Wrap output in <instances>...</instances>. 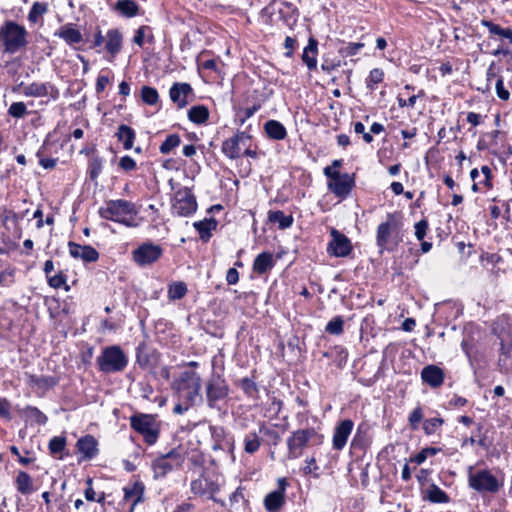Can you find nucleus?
I'll return each mask as SVG.
<instances>
[{
  "label": "nucleus",
  "instance_id": "1",
  "mask_svg": "<svg viewBox=\"0 0 512 512\" xmlns=\"http://www.w3.org/2000/svg\"><path fill=\"white\" fill-rule=\"evenodd\" d=\"M98 213L102 219L122 224L128 228H137L142 221V218L137 217L136 205L125 199L107 201L105 206L99 208Z\"/></svg>",
  "mask_w": 512,
  "mask_h": 512
},
{
  "label": "nucleus",
  "instance_id": "2",
  "mask_svg": "<svg viewBox=\"0 0 512 512\" xmlns=\"http://www.w3.org/2000/svg\"><path fill=\"white\" fill-rule=\"evenodd\" d=\"M29 32L14 20H6L0 26V51L13 55L26 50Z\"/></svg>",
  "mask_w": 512,
  "mask_h": 512
},
{
  "label": "nucleus",
  "instance_id": "3",
  "mask_svg": "<svg viewBox=\"0 0 512 512\" xmlns=\"http://www.w3.org/2000/svg\"><path fill=\"white\" fill-rule=\"evenodd\" d=\"M172 389L177 395L178 400L187 402L188 405H197L204 400L200 393L201 377L194 371H183L172 382Z\"/></svg>",
  "mask_w": 512,
  "mask_h": 512
},
{
  "label": "nucleus",
  "instance_id": "4",
  "mask_svg": "<svg viewBox=\"0 0 512 512\" xmlns=\"http://www.w3.org/2000/svg\"><path fill=\"white\" fill-rule=\"evenodd\" d=\"M468 485L474 491L485 494H495L500 491L504 485L503 478H498L492 474L489 469L474 470L472 466L468 468Z\"/></svg>",
  "mask_w": 512,
  "mask_h": 512
},
{
  "label": "nucleus",
  "instance_id": "5",
  "mask_svg": "<svg viewBox=\"0 0 512 512\" xmlns=\"http://www.w3.org/2000/svg\"><path fill=\"white\" fill-rule=\"evenodd\" d=\"M96 365L102 373H118L127 367L128 358L120 346L111 345L102 349L96 358Z\"/></svg>",
  "mask_w": 512,
  "mask_h": 512
},
{
  "label": "nucleus",
  "instance_id": "6",
  "mask_svg": "<svg viewBox=\"0 0 512 512\" xmlns=\"http://www.w3.org/2000/svg\"><path fill=\"white\" fill-rule=\"evenodd\" d=\"M324 436L318 433L314 428L298 429L292 432L287 439L289 459H297L303 454V450L309 443L314 445L322 444Z\"/></svg>",
  "mask_w": 512,
  "mask_h": 512
},
{
  "label": "nucleus",
  "instance_id": "7",
  "mask_svg": "<svg viewBox=\"0 0 512 512\" xmlns=\"http://www.w3.org/2000/svg\"><path fill=\"white\" fill-rule=\"evenodd\" d=\"M230 393V387L220 374H213L205 384V401L210 409L220 410Z\"/></svg>",
  "mask_w": 512,
  "mask_h": 512
},
{
  "label": "nucleus",
  "instance_id": "8",
  "mask_svg": "<svg viewBox=\"0 0 512 512\" xmlns=\"http://www.w3.org/2000/svg\"><path fill=\"white\" fill-rule=\"evenodd\" d=\"M323 172L328 178V190L336 197L344 199L351 193L355 186L354 174L340 173L338 170H332V167H325Z\"/></svg>",
  "mask_w": 512,
  "mask_h": 512
},
{
  "label": "nucleus",
  "instance_id": "9",
  "mask_svg": "<svg viewBox=\"0 0 512 512\" xmlns=\"http://www.w3.org/2000/svg\"><path fill=\"white\" fill-rule=\"evenodd\" d=\"M185 461V453L179 446L161 454L152 462V470L155 478L165 477L174 469L180 468Z\"/></svg>",
  "mask_w": 512,
  "mask_h": 512
},
{
  "label": "nucleus",
  "instance_id": "10",
  "mask_svg": "<svg viewBox=\"0 0 512 512\" xmlns=\"http://www.w3.org/2000/svg\"><path fill=\"white\" fill-rule=\"evenodd\" d=\"M221 489V484L218 481V477L214 478L210 475L202 472L200 476L193 480L190 484L191 492L198 497L203 499L212 500L215 503L225 506V502L218 499L216 495Z\"/></svg>",
  "mask_w": 512,
  "mask_h": 512
},
{
  "label": "nucleus",
  "instance_id": "11",
  "mask_svg": "<svg viewBox=\"0 0 512 512\" xmlns=\"http://www.w3.org/2000/svg\"><path fill=\"white\" fill-rule=\"evenodd\" d=\"M130 426L138 434L142 435L148 445H153L159 437V425L151 414H135L130 417Z\"/></svg>",
  "mask_w": 512,
  "mask_h": 512
},
{
  "label": "nucleus",
  "instance_id": "12",
  "mask_svg": "<svg viewBox=\"0 0 512 512\" xmlns=\"http://www.w3.org/2000/svg\"><path fill=\"white\" fill-rule=\"evenodd\" d=\"M162 254L160 245L147 241L132 251V259L138 266L145 267L158 261Z\"/></svg>",
  "mask_w": 512,
  "mask_h": 512
},
{
  "label": "nucleus",
  "instance_id": "13",
  "mask_svg": "<svg viewBox=\"0 0 512 512\" xmlns=\"http://www.w3.org/2000/svg\"><path fill=\"white\" fill-rule=\"evenodd\" d=\"M400 223L397 220L396 214L388 213L386 221L378 225L376 231V245L380 253L384 250L392 251L393 248L389 247L392 234L399 229Z\"/></svg>",
  "mask_w": 512,
  "mask_h": 512
},
{
  "label": "nucleus",
  "instance_id": "14",
  "mask_svg": "<svg viewBox=\"0 0 512 512\" xmlns=\"http://www.w3.org/2000/svg\"><path fill=\"white\" fill-rule=\"evenodd\" d=\"M196 210V197L189 188L185 187L184 189L176 192L172 204V211L174 214L181 217H189L193 215Z\"/></svg>",
  "mask_w": 512,
  "mask_h": 512
},
{
  "label": "nucleus",
  "instance_id": "15",
  "mask_svg": "<svg viewBox=\"0 0 512 512\" xmlns=\"http://www.w3.org/2000/svg\"><path fill=\"white\" fill-rule=\"evenodd\" d=\"M331 241L327 246V253L334 257H347L352 252L350 239L335 228L330 229Z\"/></svg>",
  "mask_w": 512,
  "mask_h": 512
},
{
  "label": "nucleus",
  "instance_id": "16",
  "mask_svg": "<svg viewBox=\"0 0 512 512\" xmlns=\"http://www.w3.org/2000/svg\"><path fill=\"white\" fill-rule=\"evenodd\" d=\"M277 485V489L269 492L264 498L263 504L268 512H280L286 503L285 492L288 486L286 478H279Z\"/></svg>",
  "mask_w": 512,
  "mask_h": 512
},
{
  "label": "nucleus",
  "instance_id": "17",
  "mask_svg": "<svg viewBox=\"0 0 512 512\" xmlns=\"http://www.w3.org/2000/svg\"><path fill=\"white\" fill-rule=\"evenodd\" d=\"M19 88L22 90V93L27 97L50 96L53 99H57L59 96L58 89L50 82H45V83L32 82L29 84H25L24 82H21L19 84Z\"/></svg>",
  "mask_w": 512,
  "mask_h": 512
},
{
  "label": "nucleus",
  "instance_id": "18",
  "mask_svg": "<svg viewBox=\"0 0 512 512\" xmlns=\"http://www.w3.org/2000/svg\"><path fill=\"white\" fill-rule=\"evenodd\" d=\"M354 422L351 419L341 420L334 428L332 446L334 450L341 451L347 444L352 433Z\"/></svg>",
  "mask_w": 512,
  "mask_h": 512
},
{
  "label": "nucleus",
  "instance_id": "19",
  "mask_svg": "<svg viewBox=\"0 0 512 512\" xmlns=\"http://www.w3.org/2000/svg\"><path fill=\"white\" fill-rule=\"evenodd\" d=\"M245 139H250V136L243 131L237 132L234 136L226 139L222 143L221 150L223 154L229 159H238L241 156L240 144Z\"/></svg>",
  "mask_w": 512,
  "mask_h": 512
},
{
  "label": "nucleus",
  "instance_id": "20",
  "mask_svg": "<svg viewBox=\"0 0 512 512\" xmlns=\"http://www.w3.org/2000/svg\"><path fill=\"white\" fill-rule=\"evenodd\" d=\"M69 254L75 259H81L85 263L96 262L99 259L98 251L90 245H80L68 242Z\"/></svg>",
  "mask_w": 512,
  "mask_h": 512
},
{
  "label": "nucleus",
  "instance_id": "21",
  "mask_svg": "<svg viewBox=\"0 0 512 512\" xmlns=\"http://www.w3.org/2000/svg\"><path fill=\"white\" fill-rule=\"evenodd\" d=\"M54 36L62 39L67 45L72 47L83 42L82 33L73 23H66L62 25L55 31Z\"/></svg>",
  "mask_w": 512,
  "mask_h": 512
},
{
  "label": "nucleus",
  "instance_id": "22",
  "mask_svg": "<svg viewBox=\"0 0 512 512\" xmlns=\"http://www.w3.org/2000/svg\"><path fill=\"white\" fill-rule=\"evenodd\" d=\"M193 89L189 83H174L170 90L169 96L173 103L177 104L179 109H182L187 106V96L192 94Z\"/></svg>",
  "mask_w": 512,
  "mask_h": 512
},
{
  "label": "nucleus",
  "instance_id": "23",
  "mask_svg": "<svg viewBox=\"0 0 512 512\" xmlns=\"http://www.w3.org/2000/svg\"><path fill=\"white\" fill-rule=\"evenodd\" d=\"M445 374L442 368L436 365H427L421 371V379L431 388H438L444 382Z\"/></svg>",
  "mask_w": 512,
  "mask_h": 512
},
{
  "label": "nucleus",
  "instance_id": "24",
  "mask_svg": "<svg viewBox=\"0 0 512 512\" xmlns=\"http://www.w3.org/2000/svg\"><path fill=\"white\" fill-rule=\"evenodd\" d=\"M78 451L82 454L83 460H91L99 453L98 442L92 435H85L76 442Z\"/></svg>",
  "mask_w": 512,
  "mask_h": 512
},
{
  "label": "nucleus",
  "instance_id": "25",
  "mask_svg": "<svg viewBox=\"0 0 512 512\" xmlns=\"http://www.w3.org/2000/svg\"><path fill=\"white\" fill-rule=\"evenodd\" d=\"M105 40V50L114 58L122 49L123 36L118 29L113 28L107 31Z\"/></svg>",
  "mask_w": 512,
  "mask_h": 512
},
{
  "label": "nucleus",
  "instance_id": "26",
  "mask_svg": "<svg viewBox=\"0 0 512 512\" xmlns=\"http://www.w3.org/2000/svg\"><path fill=\"white\" fill-rule=\"evenodd\" d=\"M123 491L125 500L134 498L131 507L132 511L138 503H141L143 501L145 485L140 480H137L132 485L125 486L123 488Z\"/></svg>",
  "mask_w": 512,
  "mask_h": 512
},
{
  "label": "nucleus",
  "instance_id": "27",
  "mask_svg": "<svg viewBox=\"0 0 512 512\" xmlns=\"http://www.w3.org/2000/svg\"><path fill=\"white\" fill-rule=\"evenodd\" d=\"M27 384L30 386H34L40 390L47 391L58 384V378L48 375L38 376L34 374H28Z\"/></svg>",
  "mask_w": 512,
  "mask_h": 512
},
{
  "label": "nucleus",
  "instance_id": "28",
  "mask_svg": "<svg viewBox=\"0 0 512 512\" xmlns=\"http://www.w3.org/2000/svg\"><path fill=\"white\" fill-rule=\"evenodd\" d=\"M318 52V41L310 37L307 46L304 48L302 60L307 65L309 70H314L317 67L316 55Z\"/></svg>",
  "mask_w": 512,
  "mask_h": 512
},
{
  "label": "nucleus",
  "instance_id": "29",
  "mask_svg": "<svg viewBox=\"0 0 512 512\" xmlns=\"http://www.w3.org/2000/svg\"><path fill=\"white\" fill-rule=\"evenodd\" d=\"M274 266L273 255L270 252L260 253L253 262V271L259 275L265 274Z\"/></svg>",
  "mask_w": 512,
  "mask_h": 512
},
{
  "label": "nucleus",
  "instance_id": "30",
  "mask_svg": "<svg viewBox=\"0 0 512 512\" xmlns=\"http://www.w3.org/2000/svg\"><path fill=\"white\" fill-rule=\"evenodd\" d=\"M264 130L268 138L273 140H283L287 136L286 128L277 120H268L264 124Z\"/></svg>",
  "mask_w": 512,
  "mask_h": 512
},
{
  "label": "nucleus",
  "instance_id": "31",
  "mask_svg": "<svg viewBox=\"0 0 512 512\" xmlns=\"http://www.w3.org/2000/svg\"><path fill=\"white\" fill-rule=\"evenodd\" d=\"M117 139L123 143V148L125 150H130L133 147L134 140L136 138V133L134 129L126 124H121L117 132L115 133Z\"/></svg>",
  "mask_w": 512,
  "mask_h": 512
},
{
  "label": "nucleus",
  "instance_id": "32",
  "mask_svg": "<svg viewBox=\"0 0 512 512\" xmlns=\"http://www.w3.org/2000/svg\"><path fill=\"white\" fill-rule=\"evenodd\" d=\"M114 9L126 18H132L139 14L140 7L134 0H118Z\"/></svg>",
  "mask_w": 512,
  "mask_h": 512
},
{
  "label": "nucleus",
  "instance_id": "33",
  "mask_svg": "<svg viewBox=\"0 0 512 512\" xmlns=\"http://www.w3.org/2000/svg\"><path fill=\"white\" fill-rule=\"evenodd\" d=\"M217 224L216 219L209 218L194 222L193 226L198 231L200 239L206 242L210 239L211 231L216 229Z\"/></svg>",
  "mask_w": 512,
  "mask_h": 512
},
{
  "label": "nucleus",
  "instance_id": "34",
  "mask_svg": "<svg viewBox=\"0 0 512 512\" xmlns=\"http://www.w3.org/2000/svg\"><path fill=\"white\" fill-rule=\"evenodd\" d=\"M17 491L22 495H29L34 491L31 476L25 471H19L15 478Z\"/></svg>",
  "mask_w": 512,
  "mask_h": 512
},
{
  "label": "nucleus",
  "instance_id": "35",
  "mask_svg": "<svg viewBox=\"0 0 512 512\" xmlns=\"http://www.w3.org/2000/svg\"><path fill=\"white\" fill-rule=\"evenodd\" d=\"M370 445V438L367 434V427L360 425L351 441V448L366 451Z\"/></svg>",
  "mask_w": 512,
  "mask_h": 512
},
{
  "label": "nucleus",
  "instance_id": "36",
  "mask_svg": "<svg viewBox=\"0 0 512 512\" xmlns=\"http://www.w3.org/2000/svg\"><path fill=\"white\" fill-rule=\"evenodd\" d=\"M209 118V110L204 105L192 106L188 110V119L195 124H204Z\"/></svg>",
  "mask_w": 512,
  "mask_h": 512
},
{
  "label": "nucleus",
  "instance_id": "37",
  "mask_svg": "<svg viewBox=\"0 0 512 512\" xmlns=\"http://www.w3.org/2000/svg\"><path fill=\"white\" fill-rule=\"evenodd\" d=\"M268 220L271 223H278L280 229H287L293 224V217L285 215L281 210L269 211Z\"/></svg>",
  "mask_w": 512,
  "mask_h": 512
},
{
  "label": "nucleus",
  "instance_id": "38",
  "mask_svg": "<svg viewBox=\"0 0 512 512\" xmlns=\"http://www.w3.org/2000/svg\"><path fill=\"white\" fill-rule=\"evenodd\" d=\"M238 386L242 389L244 394L251 399H258L259 388L254 379L244 377L238 381Z\"/></svg>",
  "mask_w": 512,
  "mask_h": 512
},
{
  "label": "nucleus",
  "instance_id": "39",
  "mask_svg": "<svg viewBox=\"0 0 512 512\" xmlns=\"http://www.w3.org/2000/svg\"><path fill=\"white\" fill-rule=\"evenodd\" d=\"M425 499L432 503H447L449 502V496L444 492L442 489H440L437 485L432 484L427 490H426V496Z\"/></svg>",
  "mask_w": 512,
  "mask_h": 512
},
{
  "label": "nucleus",
  "instance_id": "40",
  "mask_svg": "<svg viewBox=\"0 0 512 512\" xmlns=\"http://www.w3.org/2000/svg\"><path fill=\"white\" fill-rule=\"evenodd\" d=\"M261 440L259 434L255 431L247 433L244 437V451L248 454H254L260 448Z\"/></svg>",
  "mask_w": 512,
  "mask_h": 512
},
{
  "label": "nucleus",
  "instance_id": "41",
  "mask_svg": "<svg viewBox=\"0 0 512 512\" xmlns=\"http://www.w3.org/2000/svg\"><path fill=\"white\" fill-rule=\"evenodd\" d=\"M23 414L27 419L34 421L39 425H45L48 421V417L35 406H26L23 409Z\"/></svg>",
  "mask_w": 512,
  "mask_h": 512
},
{
  "label": "nucleus",
  "instance_id": "42",
  "mask_svg": "<svg viewBox=\"0 0 512 512\" xmlns=\"http://www.w3.org/2000/svg\"><path fill=\"white\" fill-rule=\"evenodd\" d=\"M181 143V138L178 134H170L166 137L164 142L160 145L159 151L161 154H169L173 149L178 147Z\"/></svg>",
  "mask_w": 512,
  "mask_h": 512
},
{
  "label": "nucleus",
  "instance_id": "43",
  "mask_svg": "<svg viewBox=\"0 0 512 512\" xmlns=\"http://www.w3.org/2000/svg\"><path fill=\"white\" fill-rule=\"evenodd\" d=\"M141 99L147 105H156L159 102L158 91L153 87L143 86L141 88Z\"/></svg>",
  "mask_w": 512,
  "mask_h": 512
},
{
  "label": "nucleus",
  "instance_id": "44",
  "mask_svg": "<svg viewBox=\"0 0 512 512\" xmlns=\"http://www.w3.org/2000/svg\"><path fill=\"white\" fill-rule=\"evenodd\" d=\"M187 294V285L184 282H175L169 285L168 298L170 300L182 299Z\"/></svg>",
  "mask_w": 512,
  "mask_h": 512
},
{
  "label": "nucleus",
  "instance_id": "45",
  "mask_svg": "<svg viewBox=\"0 0 512 512\" xmlns=\"http://www.w3.org/2000/svg\"><path fill=\"white\" fill-rule=\"evenodd\" d=\"M103 168V159L99 156H93L89 160L88 174L92 181H96Z\"/></svg>",
  "mask_w": 512,
  "mask_h": 512
},
{
  "label": "nucleus",
  "instance_id": "46",
  "mask_svg": "<svg viewBox=\"0 0 512 512\" xmlns=\"http://www.w3.org/2000/svg\"><path fill=\"white\" fill-rule=\"evenodd\" d=\"M66 437L65 436H55L50 439L48 443V449L51 455L56 456L62 453L66 447Z\"/></svg>",
  "mask_w": 512,
  "mask_h": 512
},
{
  "label": "nucleus",
  "instance_id": "47",
  "mask_svg": "<svg viewBox=\"0 0 512 512\" xmlns=\"http://www.w3.org/2000/svg\"><path fill=\"white\" fill-rule=\"evenodd\" d=\"M47 12V4L42 2H34L29 13L28 20L31 23H37L39 18Z\"/></svg>",
  "mask_w": 512,
  "mask_h": 512
},
{
  "label": "nucleus",
  "instance_id": "48",
  "mask_svg": "<svg viewBox=\"0 0 512 512\" xmlns=\"http://www.w3.org/2000/svg\"><path fill=\"white\" fill-rule=\"evenodd\" d=\"M344 321L341 316H336L331 319L325 328V331L331 335H340L343 333Z\"/></svg>",
  "mask_w": 512,
  "mask_h": 512
},
{
  "label": "nucleus",
  "instance_id": "49",
  "mask_svg": "<svg viewBox=\"0 0 512 512\" xmlns=\"http://www.w3.org/2000/svg\"><path fill=\"white\" fill-rule=\"evenodd\" d=\"M444 424V419L440 417L429 418L424 421L423 430L427 435H433Z\"/></svg>",
  "mask_w": 512,
  "mask_h": 512
},
{
  "label": "nucleus",
  "instance_id": "50",
  "mask_svg": "<svg viewBox=\"0 0 512 512\" xmlns=\"http://www.w3.org/2000/svg\"><path fill=\"white\" fill-rule=\"evenodd\" d=\"M384 79V71L380 68H374L370 71L368 78L366 79L367 88L370 90L374 89L376 84H379Z\"/></svg>",
  "mask_w": 512,
  "mask_h": 512
},
{
  "label": "nucleus",
  "instance_id": "51",
  "mask_svg": "<svg viewBox=\"0 0 512 512\" xmlns=\"http://www.w3.org/2000/svg\"><path fill=\"white\" fill-rule=\"evenodd\" d=\"M67 277L63 273V271L58 272L54 276H48L47 281L49 286L52 288L58 289L62 286H64L65 290L68 291L70 287L66 284Z\"/></svg>",
  "mask_w": 512,
  "mask_h": 512
},
{
  "label": "nucleus",
  "instance_id": "52",
  "mask_svg": "<svg viewBox=\"0 0 512 512\" xmlns=\"http://www.w3.org/2000/svg\"><path fill=\"white\" fill-rule=\"evenodd\" d=\"M441 451V448L437 447H426L422 449L418 454L411 458L412 462L422 464L429 456H434Z\"/></svg>",
  "mask_w": 512,
  "mask_h": 512
},
{
  "label": "nucleus",
  "instance_id": "53",
  "mask_svg": "<svg viewBox=\"0 0 512 512\" xmlns=\"http://www.w3.org/2000/svg\"><path fill=\"white\" fill-rule=\"evenodd\" d=\"M147 345L141 342L136 348V361L140 367L145 368L149 365V355L146 352Z\"/></svg>",
  "mask_w": 512,
  "mask_h": 512
},
{
  "label": "nucleus",
  "instance_id": "54",
  "mask_svg": "<svg viewBox=\"0 0 512 512\" xmlns=\"http://www.w3.org/2000/svg\"><path fill=\"white\" fill-rule=\"evenodd\" d=\"M28 113L24 102H13L8 108V115L14 118H23Z\"/></svg>",
  "mask_w": 512,
  "mask_h": 512
},
{
  "label": "nucleus",
  "instance_id": "55",
  "mask_svg": "<svg viewBox=\"0 0 512 512\" xmlns=\"http://www.w3.org/2000/svg\"><path fill=\"white\" fill-rule=\"evenodd\" d=\"M363 47H364L363 43H360V42L352 43L351 42L345 46H342L339 49V53L343 57H349V56L356 55L360 51V49H362Z\"/></svg>",
  "mask_w": 512,
  "mask_h": 512
},
{
  "label": "nucleus",
  "instance_id": "56",
  "mask_svg": "<svg viewBox=\"0 0 512 512\" xmlns=\"http://www.w3.org/2000/svg\"><path fill=\"white\" fill-rule=\"evenodd\" d=\"M259 108V105H254L252 107L239 109L236 113V120H238L240 124L243 125L244 122L252 117Z\"/></svg>",
  "mask_w": 512,
  "mask_h": 512
},
{
  "label": "nucleus",
  "instance_id": "57",
  "mask_svg": "<svg viewBox=\"0 0 512 512\" xmlns=\"http://www.w3.org/2000/svg\"><path fill=\"white\" fill-rule=\"evenodd\" d=\"M482 25L488 29L490 35H497L505 38L507 28H502L500 25L495 24L490 20H482Z\"/></svg>",
  "mask_w": 512,
  "mask_h": 512
},
{
  "label": "nucleus",
  "instance_id": "58",
  "mask_svg": "<svg viewBox=\"0 0 512 512\" xmlns=\"http://www.w3.org/2000/svg\"><path fill=\"white\" fill-rule=\"evenodd\" d=\"M259 433L267 436L274 445H277L281 439L279 433L275 429L267 427L264 423L260 425Z\"/></svg>",
  "mask_w": 512,
  "mask_h": 512
},
{
  "label": "nucleus",
  "instance_id": "59",
  "mask_svg": "<svg viewBox=\"0 0 512 512\" xmlns=\"http://www.w3.org/2000/svg\"><path fill=\"white\" fill-rule=\"evenodd\" d=\"M151 27L147 25L140 26L134 34L133 43L139 47H142L144 44V40L148 32H150Z\"/></svg>",
  "mask_w": 512,
  "mask_h": 512
},
{
  "label": "nucleus",
  "instance_id": "60",
  "mask_svg": "<svg viewBox=\"0 0 512 512\" xmlns=\"http://www.w3.org/2000/svg\"><path fill=\"white\" fill-rule=\"evenodd\" d=\"M423 419V411L420 406H417L409 415L408 421L412 429H417Z\"/></svg>",
  "mask_w": 512,
  "mask_h": 512
},
{
  "label": "nucleus",
  "instance_id": "61",
  "mask_svg": "<svg viewBox=\"0 0 512 512\" xmlns=\"http://www.w3.org/2000/svg\"><path fill=\"white\" fill-rule=\"evenodd\" d=\"M414 228L415 237L417 238V240L422 241L427 234L429 223L426 219H422L415 224Z\"/></svg>",
  "mask_w": 512,
  "mask_h": 512
},
{
  "label": "nucleus",
  "instance_id": "62",
  "mask_svg": "<svg viewBox=\"0 0 512 512\" xmlns=\"http://www.w3.org/2000/svg\"><path fill=\"white\" fill-rule=\"evenodd\" d=\"M495 88H496V93H497V96L503 100V101H507L509 100L510 98V92L505 89L504 87V83H503V78L502 77H499L496 81V85H495Z\"/></svg>",
  "mask_w": 512,
  "mask_h": 512
},
{
  "label": "nucleus",
  "instance_id": "63",
  "mask_svg": "<svg viewBox=\"0 0 512 512\" xmlns=\"http://www.w3.org/2000/svg\"><path fill=\"white\" fill-rule=\"evenodd\" d=\"M354 131L357 134H362V138L367 144H370L373 142L374 138H373L372 134L370 132L365 131V126L362 122L354 123Z\"/></svg>",
  "mask_w": 512,
  "mask_h": 512
},
{
  "label": "nucleus",
  "instance_id": "64",
  "mask_svg": "<svg viewBox=\"0 0 512 512\" xmlns=\"http://www.w3.org/2000/svg\"><path fill=\"white\" fill-rule=\"evenodd\" d=\"M119 167L127 172L133 171L136 169V162L132 157L126 155L120 159Z\"/></svg>",
  "mask_w": 512,
  "mask_h": 512
}]
</instances>
